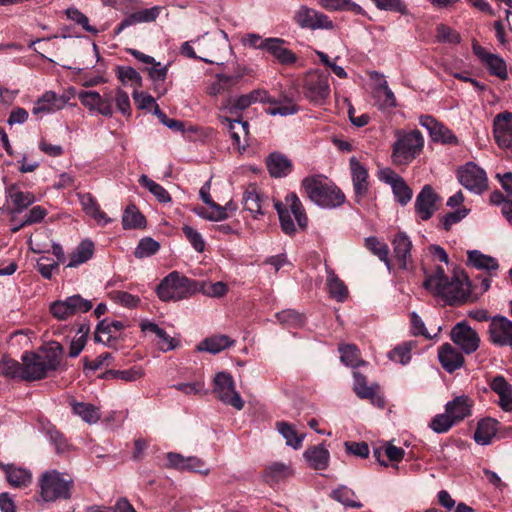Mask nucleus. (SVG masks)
Listing matches in <instances>:
<instances>
[{"label": "nucleus", "mask_w": 512, "mask_h": 512, "mask_svg": "<svg viewBox=\"0 0 512 512\" xmlns=\"http://www.w3.org/2000/svg\"><path fill=\"white\" fill-rule=\"evenodd\" d=\"M63 354V346L56 341L40 347L38 352L25 351L21 356L24 363L23 380L37 381L46 378L50 372L60 367Z\"/></svg>", "instance_id": "f257e3e1"}, {"label": "nucleus", "mask_w": 512, "mask_h": 512, "mask_svg": "<svg viewBox=\"0 0 512 512\" xmlns=\"http://www.w3.org/2000/svg\"><path fill=\"white\" fill-rule=\"evenodd\" d=\"M424 273V288L440 296L448 304L461 303L467 299L469 285L465 277H460L457 274L448 277L441 266H437L430 273L424 270Z\"/></svg>", "instance_id": "f03ea898"}, {"label": "nucleus", "mask_w": 512, "mask_h": 512, "mask_svg": "<svg viewBox=\"0 0 512 512\" xmlns=\"http://www.w3.org/2000/svg\"><path fill=\"white\" fill-rule=\"evenodd\" d=\"M81 104L86 107L91 114H100L111 118L114 114L113 105L124 116L129 118L132 114L129 95L122 88H117L114 92L105 89L103 94L97 91H81L78 94Z\"/></svg>", "instance_id": "7ed1b4c3"}, {"label": "nucleus", "mask_w": 512, "mask_h": 512, "mask_svg": "<svg viewBox=\"0 0 512 512\" xmlns=\"http://www.w3.org/2000/svg\"><path fill=\"white\" fill-rule=\"evenodd\" d=\"M301 185L307 197L322 208H336L345 201L343 192L323 175L306 177Z\"/></svg>", "instance_id": "20e7f679"}, {"label": "nucleus", "mask_w": 512, "mask_h": 512, "mask_svg": "<svg viewBox=\"0 0 512 512\" xmlns=\"http://www.w3.org/2000/svg\"><path fill=\"white\" fill-rule=\"evenodd\" d=\"M38 485L41 500L46 503H53L57 500L71 498L74 480L68 473L50 469L41 474Z\"/></svg>", "instance_id": "39448f33"}, {"label": "nucleus", "mask_w": 512, "mask_h": 512, "mask_svg": "<svg viewBox=\"0 0 512 512\" xmlns=\"http://www.w3.org/2000/svg\"><path fill=\"white\" fill-rule=\"evenodd\" d=\"M197 291L198 281L180 275L177 271L171 272L162 279L156 289L159 299L165 302L186 299Z\"/></svg>", "instance_id": "423d86ee"}, {"label": "nucleus", "mask_w": 512, "mask_h": 512, "mask_svg": "<svg viewBox=\"0 0 512 512\" xmlns=\"http://www.w3.org/2000/svg\"><path fill=\"white\" fill-rule=\"evenodd\" d=\"M395 137L392 159L396 165L411 163L423 150L424 138L419 130H397Z\"/></svg>", "instance_id": "0eeeda50"}, {"label": "nucleus", "mask_w": 512, "mask_h": 512, "mask_svg": "<svg viewBox=\"0 0 512 512\" xmlns=\"http://www.w3.org/2000/svg\"><path fill=\"white\" fill-rule=\"evenodd\" d=\"M284 201V203L280 201L275 202L274 207L278 213L281 228L284 233L293 235L296 232V227L290 214H293L301 229L307 227L308 218L299 197L294 192L288 193Z\"/></svg>", "instance_id": "6e6552de"}, {"label": "nucleus", "mask_w": 512, "mask_h": 512, "mask_svg": "<svg viewBox=\"0 0 512 512\" xmlns=\"http://www.w3.org/2000/svg\"><path fill=\"white\" fill-rule=\"evenodd\" d=\"M329 76L319 71L309 72L303 83L304 97L314 105H323L330 97Z\"/></svg>", "instance_id": "1a4fd4ad"}, {"label": "nucleus", "mask_w": 512, "mask_h": 512, "mask_svg": "<svg viewBox=\"0 0 512 512\" xmlns=\"http://www.w3.org/2000/svg\"><path fill=\"white\" fill-rule=\"evenodd\" d=\"M213 384V393L218 400L237 410L243 409L244 401L235 389V382L231 374L227 372L217 373Z\"/></svg>", "instance_id": "9d476101"}, {"label": "nucleus", "mask_w": 512, "mask_h": 512, "mask_svg": "<svg viewBox=\"0 0 512 512\" xmlns=\"http://www.w3.org/2000/svg\"><path fill=\"white\" fill-rule=\"evenodd\" d=\"M92 302L80 295L67 297L65 300H57L50 304L49 310L57 320H67L77 313L88 312L92 308Z\"/></svg>", "instance_id": "9b49d317"}, {"label": "nucleus", "mask_w": 512, "mask_h": 512, "mask_svg": "<svg viewBox=\"0 0 512 512\" xmlns=\"http://www.w3.org/2000/svg\"><path fill=\"white\" fill-rule=\"evenodd\" d=\"M457 177L461 185L476 194H481L487 188L486 172L473 162L461 167Z\"/></svg>", "instance_id": "f8f14e48"}, {"label": "nucleus", "mask_w": 512, "mask_h": 512, "mask_svg": "<svg viewBox=\"0 0 512 512\" xmlns=\"http://www.w3.org/2000/svg\"><path fill=\"white\" fill-rule=\"evenodd\" d=\"M294 20L299 27L303 29L317 30L325 29L331 30L334 28L333 22L324 13L307 6H301L294 15Z\"/></svg>", "instance_id": "ddd939ff"}, {"label": "nucleus", "mask_w": 512, "mask_h": 512, "mask_svg": "<svg viewBox=\"0 0 512 512\" xmlns=\"http://www.w3.org/2000/svg\"><path fill=\"white\" fill-rule=\"evenodd\" d=\"M450 335L454 344L466 354L474 353L479 348L480 337L466 321L458 322L452 328Z\"/></svg>", "instance_id": "4468645a"}, {"label": "nucleus", "mask_w": 512, "mask_h": 512, "mask_svg": "<svg viewBox=\"0 0 512 512\" xmlns=\"http://www.w3.org/2000/svg\"><path fill=\"white\" fill-rule=\"evenodd\" d=\"M419 124L428 131L434 142L450 145L458 143L455 134L447 126L438 122L430 115H421L419 117Z\"/></svg>", "instance_id": "2eb2a0df"}, {"label": "nucleus", "mask_w": 512, "mask_h": 512, "mask_svg": "<svg viewBox=\"0 0 512 512\" xmlns=\"http://www.w3.org/2000/svg\"><path fill=\"white\" fill-rule=\"evenodd\" d=\"M5 196L6 204L12 219H14L16 214L22 213L35 202V196L33 193L22 191L16 184H11L6 187Z\"/></svg>", "instance_id": "dca6fc26"}, {"label": "nucleus", "mask_w": 512, "mask_h": 512, "mask_svg": "<svg viewBox=\"0 0 512 512\" xmlns=\"http://www.w3.org/2000/svg\"><path fill=\"white\" fill-rule=\"evenodd\" d=\"M489 339L499 347H512V321L504 316H495L489 325Z\"/></svg>", "instance_id": "f3484780"}, {"label": "nucleus", "mask_w": 512, "mask_h": 512, "mask_svg": "<svg viewBox=\"0 0 512 512\" xmlns=\"http://www.w3.org/2000/svg\"><path fill=\"white\" fill-rule=\"evenodd\" d=\"M168 467L179 470L208 475L210 469L206 467L204 460L197 456L184 457L176 452L167 453Z\"/></svg>", "instance_id": "a211bd4d"}, {"label": "nucleus", "mask_w": 512, "mask_h": 512, "mask_svg": "<svg viewBox=\"0 0 512 512\" xmlns=\"http://www.w3.org/2000/svg\"><path fill=\"white\" fill-rule=\"evenodd\" d=\"M245 74V69H238L233 74H216L206 86V93L211 97H217L225 92L230 91L236 86Z\"/></svg>", "instance_id": "6ab92c4d"}, {"label": "nucleus", "mask_w": 512, "mask_h": 512, "mask_svg": "<svg viewBox=\"0 0 512 512\" xmlns=\"http://www.w3.org/2000/svg\"><path fill=\"white\" fill-rule=\"evenodd\" d=\"M493 134L499 147L512 149V113L503 112L495 116Z\"/></svg>", "instance_id": "aec40b11"}, {"label": "nucleus", "mask_w": 512, "mask_h": 512, "mask_svg": "<svg viewBox=\"0 0 512 512\" xmlns=\"http://www.w3.org/2000/svg\"><path fill=\"white\" fill-rule=\"evenodd\" d=\"M438 195L430 185H425L416 197L415 211L421 220L430 219L436 211Z\"/></svg>", "instance_id": "412c9836"}, {"label": "nucleus", "mask_w": 512, "mask_h": 512, "mask_svg": "<svg viewBox=\"0 0 512 512\" xmlns=\"http://www.w3.org/2000/svg\"><path fill=\"white\" fill-rule=\"evenodd\" d=\"M473 52L481 63L487 67L489 72L500 79L507 78V67L505 61L498 55L487 52L478 44L473 45Z\"/></svg>", "instance_id": "4be33fe9"}, {"label": "nucleus", "mask_w": 512, "mask_h": 512, "mask_svg": "<svg viewBox=\"0 0 512 512\" xmlns=\"http://www.w3.org/2000/svg\"><path fill=\"white\" fill-rule=\"evenodd\" d=\"M353 189L357 201L363 199L369 189L368 182V171L364 165H362L356 157H351L349 161Z\"/></svg>", "instance_id": "5701e85b"}, {"label": "nucleus", "mask_w": 512, "mask_h": 512, "mask_svg": "<svg viewBox=\"0 0 512 512\" xmlns=\"http://www.w3.org/2000/svg\"><path fill=\"white\" fill-rule=\"evenodd\" d=\"M221 123L228 128L233 147L239 152L244 151L248 146V142L246 140L249 128L248 122L222 117Z\"/></svg>", "instance_id": "b1692460"}, {"label": "nucleus", "mask_w": 512, "mask_h": 512, "mask_svg": "<svg viewBox=\"0 0 512 512\" xmlns=\"http://www.w3.org/2000/svg\"><path fill=\"white\" fill-rule=\"evenodd\" d=\"M65 104L66 100L63 96H59L53 91H46L35 102L32 113L42 117L63 109Z\"/></svg>", "instance_id": "393cba45"}, {"label": "nucleus", "mask_w": 512, "mask_h": 512, "mask_svg": "<svg viewBox=\"0 0 512 512\" xmlns=\"http://www.w3.org/2000/svg\"><path fill=\"white\" fill-rule=\"evenodd\" d=\"M285 40L277 37L265 39L264 48L275 60L282 65H291L296 62L297 57L294 52L284 46Z\"/></svg>", "instance_id": "a878e982"}, {"label": "nucleus", "mask_w": 512, "mask_h": 512, "mask_svg": "<svg viewBox=\"0 0 512 512\" xmlns=\"http://www.w3.org/2000/svg\"><path fill=\"white\" fill-rule=\"evenodd\" d=\"M371 77L376 81L375 95L379 109L388 110L395 108L397 106V100L393 91L389 88L385 77L378 72H373Z\"/></svg>", "instance_id": "bb28decb"}, {"label": "nucleus", "mask_w": 512, "mask_h": 512, "mask_svg": "<svg viewBox=\"0 0 512 512\" xmlns=\"http://www.w3.org/2000/svg\"><path fill=\"white\" fill-rule=\"evenodd\" d=\"M142 332L153 333L157 337V346L163 352H168L175 349L179 341L166 333L164 329L159 327L156 323L149 320H143L140 323Z\"/></svg>", "instance_id": "cd10ccee"}, {"label": "nucleus", "mask_w": 512, "mask_h": 512, "mask_svg": "<svg viewBox=\"0 0 512 512\" xmlns=\"http://www.w3.org/2000/svg\"><path fill=\"white\" fill-rule=\"evenodd\" d=\"M293 474L290 462H272L266 466L263 477L267 484L274 486L289 479Z\"/></svg>", "instance_id": "c85d7f7f"}, {"label": "nucleus", "mask_w": 512, "mask_h": 512, "mask_svg": "<svg viewBox=\"0 0 512 512\" xmlns=\"http://www.w3.org/2000/svg\"><path fill=\"white\" fill-rule=\"evenodd\" d=\"M270 100L267 101L270 107L266 109V113L271 116H290L298 113L299 106L293 98L282 95L280 98H275L270 95Z\"/></svg>", "instance_id": "c756f323"}, {"label": "nucleus", "mask_w": 512, "mask_h": 512, "mask_svg": "<svg viewBox=\"0 0 512 512\" xmlns=\"http://www.w3.org/2000/svg\"><path fill=\"white\" fill-rule=\"evenodd\" d=\"M438 359L442 367L449 373L456 371L464 364L462 354L449 343H445L439 348Z\"/></svg>", "instance_id": "7c9ffc66"}, {"label": "nucleus", "mask_w": 512, "mask_h": 512, "mask_svg": "<svg viewBox=\"0 0 512 512\" xmlns=\"http://www.w3.org/2000/svg\"><path fill=\"white\" fill-rule=\"evenodd\" d=\"M490 388L499 396V406L505 412H512V385L501 376H495L490 382Z\"/></svg>", "instance_id": "2f4dec72"}, {"label": "nucleus", "mask_w": 512, "mask_h": 512, "mask_svg": "<svg viewBox=\"0 0 512 512\" xmlns=\"http://www.w3.org/2000/svg\"><path fill=\"white\" fill-rule=\"evenodd\" d=\"M472 407L473 401L468 396L461 395L448 401L445 405V410L458 423L471 415Z\"/></svg>", "instance_id": "473e14b6"}, {"label": "nucleus", "mask_w": 512, "mask_h": 512, "mask_svg": "<svg viewBox=\"0 0 512 512\" xmlns=\"http://www.w3.org/2000/svg\"><path fill=\"white\" fill-rule=\"evenodd\" d=\"M303 457L314 470H325L329 465L330 453L323 444H320L306 449Z\"/></svg>", "instance_id": "72a5a7b5"}, {"label": "nucleus", "mask_w": 512, "mask_h": 512, "mask_svg": "<svg viewBox=\"0 0 512 512\" xmlns=\"http://www.w3.org/2000/svg\"><path fill=\"white\" fill-rule=\"evenodd\" d=\"M393 251L401 268H407L411 260L412 242L403 232L396 234L392 241Z\"/></svg>", "instance_id": "f704fd0d"}, {"label": "nucleus", "mask_w": 512, "mask_h": 512, "mask_svg": "<svg viewBox=\"0 0 512 512\" xmlns=\"http://www.w3.org/2000/svg\"><path fill=\"white\" fill-rule=\"evenodd\" d=\"M499 422L493 418H485L478 422L474 440L479 445H488L498 431Z\"/></svg>", "instance_id": "c9c22d12"}, {"label": "nucleus", "mask_w": 512, "mask_h": 512, "mask_svg": "<svg viewBox=\"0 0 512 512\" xmlns=\"http://www.w3.org/2000/svg\"><path fill=\"white\" fill-rule=\"evenodd\" d=\"M267 168L272 177L281 178L290 173L292 163L285 155L273 152L267 159Z\"/></svg>", "instance_id": "e433bc0d"}, {"label": "nucleus", "mask_w": 512, "mask_h": 512, "mask_svg": "<svg viewBox=\"0 0 512 512\" xmlns=\"http://www.w3.org/2000/svg\"><path fill=\"white\" fill-rule=\"evenodd\" d=\"M93 254L94 243L89 239H85L81 241L79 245L71 253L67 267H78L81 264L87 262L89 259H91Z\"/></svg>", "instance_id": "4c0bfd02"}, {"label": "nucleus", "mask_w": 512, "mask_h": 512, "mask_svg": "<svg viewBox=\"0 0 512 512\" xmlns=\"http://www.w3.org/2000/svg\"><path fill=\"white\" fill-rule=\"evenodd\" d=\"M327 287L329 295L338 302H344L348 297V289L335 272L326 266Z\"/></svg>", "instance_id": "58836bf2"}, {"label": "nucleus", "mask_w": 512, "mask_h": 512, "mask_svg": "<svg viewBox=\"0 0 512 512\" xmlns=\"http://www.w3.org/2000/svg\"><path fill=\"white\" fill-rule=\"evenodd\" d=\"M4 470L9 484L13 487H27L32 481L31 472L25 468L6 465Z\"/></svg>", "instance_id": "ea45409f"}, {"label": "nucleus", "mask_w": 512, "mask_h": 512, "mask_svg": "<svg viewBox=\"0 0 512 512\" xmlns=\"http://www.w3.org/2000/svg\"><path fill=\"white\" fill-rule=\"evenodd\" d=\"M468 264L478 270L496 271L499 267L495 258L483 254L479 250H470L467 252Z\"/></svg>", "instance_id": "a19ab883"}, {"label": "nucleus", "mask_w": 512, "mask_h": 512, "mask_svg": "<svg viewBox=\"0 0 512 512\" xmlns=\"http://www.w3.org/2000/svg\"><path fill=\"white\" fill-rule=\"evenodd\" d=\"M72 412L88 424H95L101 418L99 408L91 403L71 402Z\"/></svg>", "instance_id": "79ce46f5"}, {"label": "nucleus", "mask_w": 512, "mask_h": 512, "mask_svg": "<svg viewBox=\"0 0 512 512\" xmlns=\"http://www.w3.org/2000/svg\"><path fill=\"white\" fill-rule=\"evenodd\" d=\"M233 341L226 335H215L210 338H206L198 345L199 351H205L212 354H217L224 349L230 347Z\"/></svg>", "instance_id": "37998d69"}, {"label": "nucleus", "mask_w": 512, "mask_h": 512, "mask_svg": "<svg viewBox=\"0 0 512 512\" xmlns=\"http://www.w3.org/2000/svg\"><path fill=\"white\" fill-rule=\"evenodd\" d=\"M278 432L286 440V444L293 449H299L302 446V442L305 438L304 433H298L293 425L287 422H278L276 424Z\"/></svg>", "instance_id": "c03bdc74"}, {"label": "nucleus", "mask_w": 512, "mask_h": 512, "mask_svg": "<svg viewBox=\"0 0 512 512\" xmlns=\"http://www.w3.org/2000/svg\"><path fill=\"white\" fill-rule=\"evenodd\" d=\"M146 220L142 213L134 204L126 207L122 216V225L124 229H138L145 227Z\"/></svg>", "instance_id": "a18cd8bd"}, {"label": "nucleus", "mask_w": 512, "mask_h": 512, "mask_svg": "<svg viewBox=\"0 0 512 512\" xmlns=\"http://www.w3.org/2000/svg\"><path fill=\"white\" fill-rule=\"evenodd\" d=\"M0 375L6 378H19L23 380L24 375V363L4 355L0 360Z\"/></svg>", "instance_id": "49530a36"}, {"label": "nucleus", "mask_w": 512, "mask_h": 512, "mask_svg": "<svg viewBox=\"0 0 512 512\" xmlns=\"http://www.w3.org/2000/svg\"><path fill=\"white\" fill-rule=\"evenodd\" d=\"M331 497L335 501L349 508L359 509L362 507L361 502L356 500L355 492L346 486H340L334 489L331 492Z\"/></svg>", "instance_id": "de8ad7c7"}, {"label": "nucleus", "mask_w": 512, "mask_h": 512, "mask_svg": "<svg viewBox=\"0 0 512 512\" xmlns=\"http://www.w3.org/2000/svg\"><path fill=\"white\" fill-rule=\"evenodd\" d=\"M139 183L145 187L151 194L154 195V197L160 202V203H169L171 202V196L168 193V191L161 186L160 184L156 183L152 179L148 178L145 174H142L139 177Z\"/></svg>", "instance_id": "09e8293b"}, {"label": "nucleus", "mask_w": 512, "mask_h": 512, "mask_svg": "<svg viewBox=\"0 0 512 512\" xmlns=\"http://www.w3.org/2000/svg\"><path fill=\"white\" fill-rule=\"evenodd\" d=\"M365 247L376 255L390 269L389 247L386 243L380 242L376 237L365 238Z\"/></svg>", "instance_id": "8fccbe9b"}, {"label": "nucleus", "mask_w": 512, "mask_h": 512, "mask_svg": "<svg viewBox=\"0 0 512 512\" xmlns=\"http://www.w3.org/2000/svg\"><path fill=\"white\" fill-rule=\"evenodd\" d=\"M160 249V243L151 237L142 238L134 251L136 258L142 259L155 255Z\"/></svg>", "instance_id": "3c124183"}, {"label": "nucleus", "mask_w": 512, "mask_h": 512, "mask_svg": "<svg viewBox=\"0 0 512 512\" xmlns=\"http://www.w3.org/2000/svg\"><path fill=\"white\" fill-rule=\"evenodd\" d=\"M263 200L261 196L256 192L255 188L247 189L243 195V204L246 210H248L254 216L257 214H264L262 210Z\"/></svg>", "instance_id": "603ef678"}, {"label": "nucleus", "mask_w": 512, "mask_h": 512, "mask_svg": "<svg viewBox=\"0 0 512 512\" xmlns=\"http://www.w3.org/2000/svg\"><path fill=\"white\" fill-rule=\"evenodd\" d=\"M341 361L352 368L364 365L365 362L360 359V352L355 345H345L339 348Z\"/></svg>", "instance_id": "864d4df0"}, {"label": "nucleus", "mask_w": 512, "mask_h": 512, "mask_svg": "<svg viewBox=\"0 0 512 512\" xmlns=\"http://www.w3.org/2000/svg\"><path fill=\"white\" fill-rule=\"evenodd\" d=\"M353 377H354V391L357 394V396L361 399L373 400L375 397L374 386H368L366 377L359 372H354Z\"/></svg>", "instance_id": "5fc2aeb1"}, {"label": "nucleus", "mask_w": 512, "mask_h": 512, "mask_svg": "<svg viewBox=\"0 0 512 512\" xmlns=\"http://www.w3.org/2000/svg\"><path fill=\"white\" fill-rule=\"evenodd\" d=\"M227 291H228V287L222 281H218L215 283H210V282H205V281L198 282V291L197 292H201L204 295L209 296V297L219 298V297L224 296L227 293Z\"/></svg>", "instance_id": "6e6d98bb"}, {"label": "nucleus", "mask_w": 512, "mask_h": 512, "mask_svg": "<svg viewBox=\"0 0 512 512\" xmlns=\"http://www.w3.org/2000/svg\"><path fill=\"white\" fill-rule=\"evenodd\" d=\"M413 347L414 344L412 342L403 343L392 349L388 356L392 361L405 365L411 360V351Z\"/></svg>", "instance_id": "4d7b16f0"}, {"label": "nucleus", "mask_w": 512, "mask_h": 512, "mask_svg": "<svg viewBox=\"0 0 512 512\" xmlns=\"http://www.w3.org/2000/svg\"><path fill=\"white\" fill-rule=\"evenodd\" d=\"M374 5L383 11L397 12L401 15H408L409 10L403 0H371Z\"/></svg>", "instance_id": "13d9d810"}, {"label": "nucleus", "mask_w": 512, "mask_h": 512, "mask_svg": "<svg viewBox=\"0 0 512 512\" xmlns=\"http://www.w3.org/2000/svg\"><path fill=\"white\" fill-rule=\"evenodd\" d=\"M393 194L401 205H406L412 199V189L402 179H397L392 186Z\"/></svg>", "instance_id": "bf43d9fd"}, {"label": "nucleus", "mask_w": 512, "mask_h": 512, "mask_svg": "<svg viewBox=\"0 0 512 512\" xmlns=\"http://www.w3.org/2000/svg\"><path fill=\"white\" fill-rule=\"evenodd\" d=\"M456 422L454 421V419L451 417V415L449 413H447L445 411V413L443 414H438L436 415L430 422L429 426L430 428L436 432V433H445L447 432L449 429H451V427L455 424Z\"/></svg>", "instance_id": "052dcab7"}, {"label": "nucleus", "mask_w": 512, "mask_h": 512, "mask_svg": "<svg viewBox=\"0 0 512 512\" xmlns=\"http://www.w3.org/2000/svg\"><path fill=\"white\" fill-rule=\"evenodd\" d=\"M117 76L123 84L131 83L136 87H140L142 77L140 74L130 66H120L117 68Z\"/></svg>", "instance_id": "680f3d73"}, {"label": "nucleus", "mask_w": 512, "mask_h": 512, "mask_svg": "<svg viewBox=\"0 0 512 512\" xmlns=\"http://www.w3.org/2000/svg\"><path fill=\"white\" fill-rule=\"evenodd\" d=\"M211 211H207L205 208H196L195 213L202 219L209 221H222L228 217L226 213V207L212 205Z\"/></svg>", "instance_id": "e2e57ef3"}, {"label": "nucleus", "mask_w": 512, "mask_h": 512, "mask_svg": "<svg viewBox=\"0 0 512 512\" xmlns=\"http://www.w3.org/2000/svg\"><path fill=\"white\" fill-rule=\"evenodd\" d=\"M182 232L195 251L202 253L205 250V240L196 229L191 226L184 225L182 227Z\"/></svg>", "instance_id": "0e129e2a"}, {"label": "nucleus", "mask_w": 512, "mask_h": 512, "mask_svg": "<svg viewBox=\"0 0 512 512\" xmlns=\"http://www.w3.org/2000/svg\"><path fill=\"white\" fill-rule=\"evenodd\" d=\"M436 38L439 42L458 44L461 41L460 35L445 24H440L436 28Z\"/></svg>", "instance_id": "69168bd1"}, {"label": "nucleus", "mask_w": 512, "mask_h": 512, "mask_svg": "<svg viewBox=\"0 0 512 512\" xmlns=\"http://www.w3.org/2000/svg\"><path fill=\"white\" fill-rule=\"evenodd\" d=\"M218 34V37L209 39L205 43V46L212 55H216L221 50H226L227 48H229V39L227 33L223 30H220Z\"/></svg>", "instance_id": "338daca9"}, {"label": "nucleus", "mask_w": 512, "mask_h": 512, "mask_svg": "<svg viewBox=\"0 0 512 512\" xmlns=\"http://www.w3.org/2000/svg\"><path fill=\"white\" fill-rule=\"evenodd\" d=\"M276 318L280 323L292 327H299L304 322L303 316L292 309L283 310L277 313Z\"/></svg>", "instance_id": "774afa93"}]
</instances>
